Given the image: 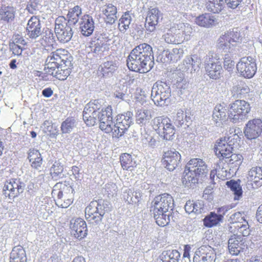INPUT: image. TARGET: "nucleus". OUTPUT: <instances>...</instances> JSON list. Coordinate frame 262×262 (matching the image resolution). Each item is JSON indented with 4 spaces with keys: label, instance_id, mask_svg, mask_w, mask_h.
<instances>
[{
    "label": "nucleus",
    "instance_id": "13d9d810",
    "mask_svg": "<svg viewBox=\"0 0 262 262\" xmlns=\"http://www.w3.org/2000/svg\"><path fill=\"white\" fill-rule=\"evenodd\" d=\"M235 62L232 59L231 55L226 54L224 58V67L228 71H231L234 67Z\"/></svg>",
    "mask_w": 262,
    "mask_h": 262
},
{
    "label": "nucleus",
    "instance_id": "37998d69",
    "mask_svg": "<svg viewBox=\"0 0 262 262\" xmlns=\"http://www.w3.org/2000/svg\"><path fill=\"white\" fill-rule=\"evenodd\" d=\"M226 160L220 159L215 164V170L217 173V178L224 179L227 176L228 164Z\"/></svg>",
    "mask_w": 262,
    "mask_h": 262
},
{
    "label": "nucleus",
    "instance_id": "c85d7f7f",
    "mask_svg": "<svg viewBox=\"0 0 262 262\" xmlns=\"http://www.w3.org/2000/svg\"><path fill=\"white\" fill-rule=\"evenodd\" d=\"M71 66H67L66 64H62L57 68H54L51 72H46L49 75L55 77L60 80H64L67 78L71 73Z\"/></svg>",
    "mask_w": 262,
    "mask_h": 262
},
{
    "label": "nucleus",
    "instance_id": "58836bf2",
    "mask_svg": "<svg viewBox=\"0 0 262 262\" xmlns=\"http://www.w3.org/2000/svg\"><path fill=\"white\" fill-rule=\"evenodd\" d=\"M117 8L112 4H108L104 11L105 21L107 24H113L117 19Z\"/></svg>",
    "mask_w": 262,
    "mask_h": 262
},
{
    "label": "nucleus",
    "instance_id": "412c9836",
    "mask_svg": "<svg viewBox=\"0 0 262 262\" xmlns=\"http://www.w3.org/2000/svg\"><path fill=\"white\" fill-rule=\"evenodd\" d=\"M214 150L215 154L218 157H222L223 159H229L233 150L231 145L228 143L226 138H221L215 145Z\"/></svg>",
    "mask_w": 262,
    "mask_h": 262
},
{
    "label": "nucleus",
    "instance_id": "1a4fd4ad",
    "mask_svg": "<svg viewBox=\"0 0 262 262\" xmlns=\"http://www.w3.org/2000/svg\"><path fill=\"white\" fill-rule=\"evenodd\" d=\"M205 66L206 73L210 78L216 79L220 78L222 67L218 55L209 53L205 60Z\"/></svg>",
    "mask_w": 262,
    "mask_h": 262
},
{
    "label": "nucleus",
    "instance_id": "f3484780",
    "mask_svg": "<svg viewBox=\"0 0 262 262\" xmlns=\"http://www.w3.org/2000/svg\"><path fill=\"white\" fill-rule=\"evenodd\" d=\"M25 187L24 183L19 179H11L5 183L4 187V193L9 198H14L23 192Z\"/></svg>",
    "mask_w": 262,
    "mask_h": 262
},
{
    "label": "nucleus",
    "instance_id": "052dcab7",
    "mask_svg": "<svg viewBox=\"0 0 262 262\" xmlns=\"http://www.w3.org/2000/svg\"><path fill=\"white\" fill-rule=\"evenodd\" d=\"M176 86L181 91H182L186 90L188 88L189 82L186 79L180 77V78L177 80Z\"/></svg>",
    "mask_w": 262,
    "mask_h": 262
},
{
    "label": "nucleus",
    "instance_id": "bf43d9fd",
    "mask_svg": "<svg viewBox=\"0 0 262 262\" xmlns=\"http://www.w3.org/2000/svg\"><path fill=\"white\" fill-rule=\"evenodd\" d=\"M245 220L244 216H242L241 213L239 212L233 213L230 216L229 219L230 223L234 225H237L239 223H242Z\"/></svg>",
    "mask_w": 262,
    "mask_h": 262
},
{
    "label": "nucleus",
    "instance_id": "2f4dec72",
    "mask_svg": "<svg viewBox=\"0 0 262 262\" xmlns=\"http://www.w3.org/2000/svg\"><path fill=\"white\" fill-rule=\"evenodd\" d=\"M151 117V112L149 110L142 108L136 111V122L141 125L148 123Z\"/></svg>",
    "mask_w": 262,
    "mask_h": 262
},
{
    "label": "nucleus",
    "instance_id": "6e6552de",
    "mask_svg": "<svg viewBox=\"0 0 262 262\" xmlns=\"http://www.w3.org/2000/svg\"><path fill=\"white\" fill-rule=\"evenodd\" d=\"M250 110L248 102L245 100H237L231 104L228 111V118L234 123L247 119Z\"/></svg>",
    "mask_w": 262,
    "mask_h": 262
},
{
    "label": "nucleus",
    "instance_id": "6e6d98bb",
    "mask_svg": "<svg viewBox=\"0 0 262 262\" xmlns=\"http://www.w3.org/2000/svg\"><path fill=\"white\" fill-rule=\"evenodd\" d=\"M227 34L232 42H239L242 40V37L241 32L238 30L237 28L227 32Z\"/></svg>",
    "mask_w": 262,
    "mask_h": 262
},
{
    "label": "nucleus",
    "instance_id": "0e129e2a",
    "mask_svg": "<svg viewBox=\"0 0 262 262\" xmlns=\"http://www.w3.org/2000/svg\"><path fill=\"white\" fill-rule=\"evenodd\" d=\"M10 48L12 51L13 53L16 55H21L23 51L22 47L20 45H16L15 44L10 43Z\"/></svg>",
    "mask_w": 262,
    "mask_h": 262
},
{
    "label": "nucleus",
    "instance_id": "dca6fc26",
    "mask_svg": "<svg viewBox=\"0 0 262 262\" xmlns=\"http://www.w3.org/2000/svg\"><path fill=\"white\" fill-rule=\"evenodd\" d=\"M216 250L210 246L200 247L194 253L193 262H215Z\"/></svg>",
    "mask_w": 262,
    "mask_h": 262
},
{
    "label": "nucleus",
    "instance_id": "f8f14e48",
    "mask_svg": "<svg viewBox=\"0 0 262 262\" xmlns=\"http://www.w3.org/2000/svg\"><path fill=\"white\" fill-rule=\"evenodd\" d=\"M54 31L58 40L62 43L69 42L73 35L71 26L62 17L56 19Z\"/></svg>",
    "mask_w": 262,
    "mask_h": 262
},
{
    "label": "nucleus",
    "instance_id": "cd10ccee",
    "mask_svg": "<svg viewBox=\"0 0 262 262\" xmlns=\"http://www.w3.org/2000/svg\"><path fill=\"white\" fill-rule=\"evenodd\" d=\"M174 26L177 30V34L181 37L180 39V42H183L184 40H188L190 39L192 28L189 24L179 23L174 24Z\"/></svg>",
    "mask_w": 262,
    "mask_h": 262
},
{
    "label": "nucleus",
    "instance_id": "72a5a7b5",
    "mask_svg": "<svg viewBox=\"0 0 262 262\" xmlns=\"http://www.w3.org/2000/svg\"><path fill=\"white\" fill-rule=\"evenodd\" d=\"M117 66L113 61H107L101 64L99 71L103 77H110L117 70Z\"/></svg>",
    "mask_w": 262,
    "mask_h": 262
},
{
    "label": "nucleus",
    "instance_id": "a878e982",
    "mask_svg": "<svg viewBox=\"0 0 262 262\" xmlns=\"http://www.w3.org/2000/svg\"><path fill=\"white\" fill-rule=\"evenodd\" d=\"M248 182H251L253 188H256L262 185V168L252 167L247 174Z\"/></svg>",
    "mask_w": 262,
    "mask_h": 262
},
{
    "label": "nucleus",
    "instance_id": "680f3d73",
    "mask_svg": "<svg viewBox=\"0 0 262 262\" xmlns=\"http://www.w3.org/2000/svg\"><path fill=\"white\" fill-rule=\"evenodd\" d=\"M194 213L196 214L201 213L204 210V204L202 201H194Z\"/></svg>",
    "mask_w": 262,
    "mask_h": 262
},
{
    "label": "nucleus",
    "instance_id": "69168bd1",
    "mask_svg": "<svg viewBox=\"0 0 262 262\" xmlns=\"http://www.w3.org/2000/svg\"><path fill=\"white\" fill-rule=\"evenodd\" d=\"M11 43L16 45H20L21 46L26 45V41L23 37L17 34L13 36V41Z\"/></svg>",
    "mask_w": 262,
    "mask_h": 262
},
{
    "label": "nucleus",
    "instance_id": "e433bc0d",
    "mask_svg": "<svg viewBox=\"0 0 262 262\" xmlns=\"http://www.w3.org/2000/svg\"><path fill=\"white\" fill-rule=\"evenodd\" d=\"M123 197L128 204H136L139 202L141 194L139 191L133 192L130 189H126L123 192Z\"/></svg>",
    "mask_w": 262,
    "mask_h": 262
},
{
    "label": "nucleus",
    "instance_id": "a19ab883",
    "mask_svg": "<svg viewBox=\"0 0 262 262\" xmlns=\"http://www.w3.org/2000/svg\"><path fill=\"white\" fill-rule=\"evenodd\" d=\"M64 190L69 192V195H68V198L66 199L64 198L63 200H56V204L58 206L61 208H66L68 207L73 201V193L74 191V189L71 186L67 187L66 186L64 188Z\"/></svg>",
    "mask_w": 262,
    "mask_h": 262
},
{
    "label": "nucleus",
    "instance_id": "6ab92c4d",
    "mask_svg": "<svg viewBox=\"0 0 262 262\" xmlns=\"http://www.w3.org/2000/svg\"><path fill=\"white\" fill-rule=\"evenodd\" d=\"M181 160V155L172 149L165 151L162 160L163 166L169 171L173 170L179 165Z\"/></svg>",
    "mask_w": 262,
    "mask_h": 262
},
{
    "label": "nucleus",
    "instance_id": "b1692460",
    "mask_svg": "<svg viewBox=\"0 0 262 262\" xmlns=\"http://www.w3.org/2000/svg\"><path fill=\"white\" fill-rule=\"evenodd\" d=\"M79 26L80 32L83 36H90L93 33L95 28L93 17L89 15H84L80 18Z\"/></svg>",
    "mask_w": 262,
    "mask_h": 262
},
{
    "label": "nucleus",
    "instance_id": "bb28decb",
    "mask_svg": "<svg viewBox=\"0 0 262 262\" xmlns=\"http://www.w3.org/2000/svg\"><path fill=\"white\" fill-rule=\"evenodd\" d=\"M195 22L199 26L209 28L218 24V19L211 14L205 13L196 17Z\"/></svg>",
    "mask_w": 262,
    "mask_h": 262
},
{
    "label": "nucleus",
    "instance_id": "a18cd8bd",
    "mask_svg": "<svg viewBox=\"0 0 262 262\" xmlns=\"http://www.w3.org/2000/svg\"><path fill=\"white\" fill-rule=\"evenodd\" d=\"M223 0H207V9L214 13L220 12L223 9Z\"/></svg>",
    "mask_w": 262,
    "mask_h": 262
},
{
    "label": "nucleus",
    "instance_id": "49530a36",
    "mask_svg": "<svg viewBox=\"0 0 262 262\" xmlns=\"http://www.w3.org/2000/svg\"><path fill=\"white\" fill-rule=\"evenodd\" d=\"M132 20L130 14L128 12H125L119 19L118 28L122 32H125L129 27Z\"/></svg>",
    "mask_w": 262,
    "mask_h": 262
},
{
    "label": "nucleus",
    "instance_id": "603ef678",
    "mask_svg": "<svg viewBox=\"0 0 262 262\" xmlns=\"http://www.w3.org/2000/svg\"><path fill=\"white\" fill-rule=\"evenodd\" d=\"M234 227L236 228L239 233L243 236H247L250 234L249 225L246 220L244 221L243 223H239L237 225H234Z\"/></svg>",
    "mask_w": 262,
    "mask_h": 262
},
{
    "label": "nucleus",
    "instance_id": "f03ea898",
    "mask_svg": "<svg viewBox=\"0 0 262 262\" xmlns=\"http://www.w3.org/2000/svg\"><path fill=\"white\" fill-rule=\"evenodd\" d=\"M173 202L172 197L168 193L156 196L151 202L150 211L159 226H165L169 223V210H172Z\"/></svg>",
    "mask_w": 262,
    "mask_h": 262
},
{
    "label": "nucleus",
    "instance_id": "c756f323",
    "mask_svg": "<svg viewBox=\"0 0 262 262\" xmlns=\"http://www.w3.org/2000/svg\"><path fill=\"white\" fill-rule=\"evenodd\" d=\"M227 117V110L225 107L218 104L214 108L212 119L216 125H220L226 120Z\"/></svg>",
    "mask_w": 262,
    "mask_h": 262
},
{
    "label": "nucleus",
    "instance_id": "ea45409f",
    "mask_svg": "<svg viewBox=\"0 0 262 262\" xmlns=\"http://www.w3.org/2000/svg\"><path fill=\"white\" fill-rule=\"evenodd\" d=\"M76 120L72 117L67 118L61 124L60 130L62 134H67L71 133L77 126Z\"/></svg>",
    "mask_w": 262,
    "mask_h": 262
},
{
    "label": "nucleus",
    "instance_id": "864d4df0",
    "mask_svg": "<svg viewBox=\"0 0 262 262\" xmlns=\"http://www.w3.org/2000/svg\"><path fill=\"white\" fill-rule=\"evenodd\" d=\"M187 115L182 110L178 111L176 116L173 118L174 123L178 126H181L185 122H187Z\"/></svg>",
    "mask_w": 262,
    "mask_h": 262
},
{
    "label": "nucleus",
    "instance_id": "8fccbe9b",
    "mask_svg": "<svg viewBox=\"0 0 262 262\" xmlns=\"http://www.w3.org/2000/svg\"><path fill=\"white\" fill-rule=\"evenodd\" d=\"M226 185L231 189L233 192L235 197V200H238L242 194V189L240 184L234 181H227Z\"/></svg>",
    "mask_w": 262,
    "mask_h": 262
},
{
    "label": "nucleus",
    "instance_id": "f257e3e1",
    "mask_svg": "<svg viewBox=\"0 0 262 262\" xmlns=\"http://www.w3.org/2000/svg\"><path fill=\"white\" fill-rule=\"evenodd\" d=\"M126 62L131 71L140 73L148 72L154 65L152 48L145 43L138 45L131 51Z\"/></svg>",
    "mask_w": 262,
    "mask_h": 262
},
{
    "label": "nucleus",
    "instance_id": "473e14b6",
    "mask_svg": "<svg viewBox=\"0 0 262 262\" xmlns=\"http://www.w3.org/2000/svg\"><path fill=\"white\" fill-rule=\"evenodd\" d=\"M180 254L176 250L164 251L158 259H161L163 262H178Z\"/></svg>",
    "mask_w": 262,
    "mask_h": 262
},
{
    "label": "nucleus",
    "instance_id": "2eb2a0df",
    "mask_svg": "<svg viewBox=\"0 0 262 262\" xmlns=\"http://www.w3.org/2000/svg\"><path fill=\"white\" fill-rule=\"evenodd\" d=\"M97 122L99 123L100 128L106 133L113 134V123L112 117V109L108 106L102 109L97 117Z\"/></svg>",
    "mask_w": 262,
    "mask_h": 262
},
{
    "label": "nucleus",
    "instance_id": "338daca9",
    "mask_svg": "<svg viewBox=\"0 0 262 262\" xmlns=\"http://www.w3.org/2000/svg\"><path fill=\"white\" fill-rule=\"evenodd\" d=\"M224 3H225L228 7L235 9L241 3L243 0H223Z\"/></svg>",
    "mask_w": 262,
    "mask_h": 262
},
{
    "label": "nucleus",
    "instance_id": "f704fd0d",
    "mask_svg": "<svg viewBox=\"0 0 262 262\" xmlns=\"http://www.w3.org/2000/svg\"><path fill=\"white\" fill-rule=\"evenodd\" d=\"M174 26L171 27L167 32L163 35L162 37L165 41L168 43L179 44L180 42L181 37L179 36L177 33Z\"/></svg>",
    "mask_w": 262,
    "mask_h": 262
},
{
    "label": "nucleus",
    "instance_id": "5701e85b",
    "mask_svg": "<svg viewBox=\"0 0 262 262\" xmlns=\"http://www.w3.org/2000/svg\"><path fill=\"white\" fill-rule=\"evenodd\" d=\"M244 241L241 235L233 234L228 240V249L230 253L237 255L243 249Z\"/></svg>",
    "mask_w": 262,
    "mask_h": 262
},
{
    "label": "nucleus",
    "instance_id": "e2e57ef3",
    "mask_svg": "<svg viewBox=\"0 0 262 262\" xmlns=\"http://www.w3.org/2000/svg\"><path fill=\"white\" fill-rule=\"evenodd\" d=\"M38 158H42L41 155L38 150L31 149L28 153V158L29 160H35Z\"/></svg>",
    "mask_w": 262,
    "mask_h": 262
},
{
    "label": "nucleus",
    "instance_id": "4be33fe9",
    "mask_svg": "<svg viewBox=\"0 0 262 262\" xmlns=\"http://www.w3.org/2000/svg\"><path fill=\"white\" fill-rule=\"evenodd\" d=\"M161 17L159 10L157 8L150 9L148 12L145 23V27L147 31L152 32L156 29V27Z\"/></svg>",
    "mask_w": 262,
    "mask_h": 262
},
{
    "label": "nucleus",
    "instance_id": "5fc2aeb1",
    "mask_svg": "<svg viewBox=\"0 0 262 262\" xmlns=\"http://www.w3.org/2000/svg\"><path fill=\"white\" fill-rule=\"evenodd\" d=\"M232 91L234 95H237V96L239 95V97H242L241 96L248 93L250 89L245 84H241L233 86Z\"/></svg>",
    "mask_w": 262,
    "mask_h": 262
},
{
    "label": "nucleus",
    "instance_id": "4d7b16f0",
    "mask_svg": "<svg viewBox=\"0 0 262 262\" xmlns=\"http://www.w3.org/2000/svg\"><path fill=\"white\" fill-rule=\"evenodd\" d=\"M63 170V166L59 162H55L51 168V174L53 177L60 176Z\"/></svg>",
    "mask_w": 262,
    "mask_h": 262
},
{
    "label": "nucleus",
    "instance_id": "4468645a",
    "mask_svg": "<svg viewBox=\"0 0 262 262\" xmlns=\"http://www.w3.org/2000/svg\"><path fill=\"white\" fill-rule=\"evenodd\" d=\"M236 68L238 73L247 78L253 77L257 70L255 61L250 56L242 58L236 64Z\"/></svg>",
    "mask_w": 262,
    "mask_h": 262
},
{
    "label": "nucleus",
    "instance_id": "9d476101",
    "mask_svg": "<svg viewBox=\"0 0 262 262\" xmlns=\"http://www.w3.org/2000/svg\"><path fill=\"white\" fill-rule=\"evenodd\" d=\"M133 113L130 111L117 115L116 122L113 125V138H119L124 134L133 122Z\"/></svg>",
    "mask_w": 262,
    "mask_h": 262
},
{
    "label": "nucleus",
    "instance_id": "774afa93",
    "mask_svg": "<svg viewBox=\"0 0 262 262\" xmlns=\"http://www.w3.org/2000/svg\"><path fill=\"white\" fill-rule=\"evenodd\" d=\"M185 210L189 214L194 213V201L189 200L187 201L185 205Z\"/></svg>",
    "mask_w": 262,
    "mask_h": 262
},
{
    "label": "nucleus",
    "instance_id": "ddd939ff",
    "mask_svg": "<svg viewBox=\"0 0 262 262\" xmlns=\"http://www.w3.org/2000/svg\"><path fill=\"white\" fill-rule=\"evenodd\" d=\"M100 106L97 100L90 101L85 106L83 111V119L88 126H94L97 122Z\"/></svg>",
    "mask_w": 262,
    "mask_h": 262
},
{
    "label": "nucleus",
    "instance_id": "4c0bfd02",
    "mask_svg": "<svg viewBox=\"0 0 262 262\" xmlns=\"http://www.w3.org/2000/svg\"><path fill=\"white\" fill-rule=\"evenodd\" d=\"M184 51L182 48H173L172 50L164 51L163 54L167 58V61L173 62L180 60L183 56Z\"/></svg>",
    "mask_w": 262,
    "mask_h": 262
},
{
    "label": "nucleus",
    "instance_id": "423d86ee",
    "mask_svg": "<svg viewBox=\"0 0 262 262\" xmlns=\"http://www.w3.org/2000/svg\"><path fill=\"white\" fill-rule=\"evenodd\" d=\"M170 96V86L166 82L158 81L154 84L151 97L156 105L161 106L167 105Z\"/></svg>",
    "mask_w": 262,
    "mask_h": 262
},
{
    "label": "nucleus",
    "instance_id": "09e8293b",
    "mask_svg": "<svg viewBox=\"0 0 262 262\" xmlns=\"http://www.w3.org/2000/svg\"><path fill=\"white\" fill-rule=\"evenodd\" d=\"M120 162L124 169H128L131 167L136 166V163L133 161L132 156L128 154L124 153L120 158Z\"/></svg>",
    "mask_w": 262,
    "mask_h": 262
},
{
    "label": "nucleus",
    "instance_id": "7ed1b4c3",
    "mask_svg": "<svg viewBox=\"0 0 262 262\" xmlns=\"http://www.w3.org/2000/svg\"><path fill=\"white\" fill-rule=\"evenodd\" d=\"M208 169L201 159H191L186 164L182 178V183L186 187L197 183L200 178L206 176Z\"/></svg>",
    "mask_w": 262,
    "mask_h": 262
},
{
    "label": "nucleus",
    "instance_id": "aec40b11",
    "mask_svg": "<svg viewBox=\"0 0 262 262\" xmlns=\"http://www.w3.org/2000/svg\"><path fill=\"white\" fill-rule=\"evenodd\" d=\"M70 228L72 234L78 239L84 238L87 235L86 224L82 219H72L70 222Z\"/></svg>",
    "mask_w": 262,
    "mask_h": 262
},
{
    "label": "nucleus",
    "instance_id": "7c9ffc66",
    "mask_svg": "<svg viewBox=\"0 0 262 262\" xmlns=\"http://www.w3.org/2000/svg\"><path fill=\"white\" fill-rule=\"evenodd\" d=\"M10 262H27L26 252L21 246H17L13 248L10 253Z\"/></svg>",
    "mask_w": 262,
    "mask_h": 262
},
{
    "label": "nucleus",
    "instance_id": "0eeeda50",
    "mask_svg": "<svg viewBox=\"0 0 262 262\" xmlns=\"http://www.w3.org/2000/svg\"><path fill=\"white\" fill-rule=\"evenodd\" d=\"M154 128L159 135L166 140H172L176 132L175 127L171 120L166 117L161 116L154 119Z\"/></svg>",
    "mask_w": 262,
    "mask_h": 262
},
{
    "label": "nucleus",
    "instance_id": "39448f33",
    "mask_svg": "<svg viewBox=\"0 0 262 262\" xmlns=\"http://www.w3.org/2000/svg\"><path fill=\"white\" fill-rule=\"evenodd\" d=\"M72 57L67 50L59 49L50 53L47 57L45 64V71L51 72L53 69L57 68L62 64L67 66H72Z\"/></svg>",
    "mask_w": 262,
    "mask_h": 262
},
{
    "label": "nucleus",
    "instance_id": "20e7f679",
    "mask_svg": "<svg viewBox=\"0 0 262 262\" xmlns=\"http://www.w3.org/2000/svg\"><path fill=\"white\" fill-rule=\"evenodd\" d=\"M108 210V205L104 200L92 201L85 208L86 219L92 224L98 225L101 222L105 212Z\"/></svg>",
    "mask_w": 262,
    "mask_h": 262
},
{
    "label": "nucleus",
    "instance_id": "a211bd4d",
    "mask_svg": "<svg viewBox=\"0 0 262 262\" xmlns=\"http://www.w3.org/2000/svg\"><path fill=\"white\" fill-rule=\"evenodd\" d=\"M262 132V121L259 119L249 120L244 128V133L249 140L257 138Z\"/></svg>",
    "mask_w": 262,
    "mask_h": 262
},
{
    "label": "nucleus",
    "instance_id": "c03bdc74",
    "mask_svg": "<svg viewBox=\"0 0 262 262\" xmlns=\"http://www.w3.org/2000/svg\"><path fill=\"white\" fill-rule=\"evenodd\" d=\"M232 42L227 33H225L224 35L221 36L217 40V47L220 49L225 50V52H230L229 50L231 48V46H233Z\"/></svg>",
    "mask_w": 262,
    "mask_h": 262
},
{
    "label": "nucleus",
    "instance_id": "9b49d317",
    "mask_svg": "<svg viewBox=\"0 0 262 262\" xmlns=\"http://www.w3.org/2000/svg\"><path fill=\"white\" fill-rule=\"evenodd\" d=\"M26 31V35L32 40H36L40 36L46 41L47 39H48L49 42H50V40L52 41L53 40V38H51L53 34L50 32H49V37L48 38L45 37V38H44L45 36H42L40 21L37 16H33L28 20Z\"/></svg>",
    "mask_w": 262,
    "mask_h": 262
},
{
    "label": "nucleus",
    "instance_id": "c9c22d12",
    "mask_svg": "<svg viewBox=\"0 0 262 262\" xmlns=\"http://www.w3.org/2000/svg\"><path fill=\"white\" fill-rule=\"evenodd\" d=\"M81 9L78 6H75L71 9L67 15L68 18V24L69 25H75L78 21L79 17L81 15Z\"/></svg>",
    "mask_w": 262,
    "mask_h": 262
},
{
    "label": "nucleus",
    "instance_id": "393cba45",
    "mask_svg": "<svg viewBox=\"0 0 262 262\" xmlns=\"http://www.w3.org/2000/svg\"><path fill=\"white\" fill-rule=\"evenodd\" d=\"M201 63V60L197 56L194 55L187 56L183 61L184 68H182V69L184 71L193 74L199 71Z\"/></svg>",
    "mask_w": 262,
    "mask_h": 262
},
{
    "label": "nucleus",
    "instance_id": "3c124183",
    "mask_svg": "<svg viewBox=\"0 0 262 262\" xmlns=\"http://www.w3.org/2000/svg\"><path fill=\"white\" fill-rule=\"evenodd\" d=\"M229 159H227V164L231 165V167H238L242 163L243 156L240 154H232L229 155Z\"/></svg>",
    "mask_w": 262,
    "mask_h": 262
},
{
    "label": "nucleus",
    "instance_id": "79ce46f5",
    "mask_svg": "<svg viewBox=\"0 0 262 262\" xmlns=\"http://www.w3.org/2000/svg\"><path fill=\"white\" fill-rule=\"evenodd\" d=\"M14 16L15 10L13 7H4L0 10L1 18L4 21L10 22L13 20Z\"/></svg>",
    "mask_w": 262,
    "mask_h": 262
},
{
    "label": "nucleus",
    "instance_id": "de8ad7c7",
    "mask_svg": "<svg viewBox=\"0 0 262 262\" xmlns=\"http://www.w3.org/2000/svg\"><path fill=\"white\" fill-rule=\"evenodd\" d=\"M222 220L221 216H219L217 213L211 212L204 218L203 220L204 225L206 227H211L216 225Z\"/></svg>",
    "mask_w": 262,
    "mask_h": 262
}]
</instances>
